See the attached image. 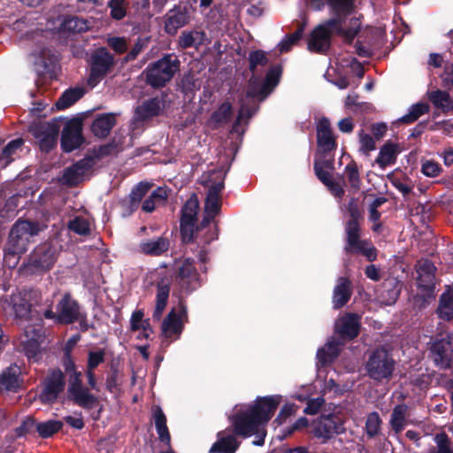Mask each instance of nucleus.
Here are the masks:
<instances>
[{"instance_id":"nucleus-1","label":"nucleus","mask_w":453,"mask_h":453,"mask_svg":"<svg viewBox=\"0 0 453 453\" xmlns=\"http://www.w3.org/2000/svg\"><path fill=\"white\" fill-rule=\"evenodd\" d=\"M326 4L332 16L313 29L308 41V50L317 53H325L330 48L333 34L351 44L361 29L357 17L350 18L344 27L349 16L355 12V0H326Z\"/></svg>"},{"instance_id":"nucleus-2","label":"nucleus","mask_w":453,"mask_h":453,"mask_svg":"<svg viewBox=\"0 0 453 453\" xmlns=\"http://www.w3.org/2000/svg\"><path fill=\"white\" fill-rule=\"evenodd\" d=\"M283 400L281 395L257 396L251 404L236 411L229 418V427L242 439L256 435L253 444L263 446L266 431L265 426L273 417Z\"/></svg>"},{"instance_id":"nucleus-3","label":"nucleus","mask_w":453,"mask_h":453,"mask_svg":"<svg viewBox=\"0 0 453 453\" xmlns=\"http://www.w3.org/2000/svg\"><path fill=\"white\" fill-rule=\"evenodd\" d=\"M349 219L344 223L345 246L348 255H361L369 262L377 259L378 250L369 239H362L361 222L364 219L357 199L352 197L347 204Z\"/></svg>"},{"instance_id":"nucleus-4","label":"nucleus","mask_w":453,"mask_h":453,"mask_svg":"<svg viewBox=\"0 0 453 453\" xmlns=\"http://www.w3.org/2000/svg\"><path fill=\"white\" fill-rule=\"evenodd\" d=\"M41 227L38 222L19 219L12 226L4 250V261L9 267H15L20 256L27 252L31 238L37 235Z\"/></svg>"},{"instance_id":"nucleus-5","label":"nucleus","mask_w":453,"mask_h":453,"mask_svg":"<svg viewBox=\"0 0 453 453\" xmlns=\"http://www.w3.org/2000/svg\"><path fill=\"white\" fill-rule=\"evenodd\" d=\"M180 62L177 56L165 54L158 60L149 64L143 71L145 82L154 89H159L171 81L180 70Z\"/></svg>"},{"instance_id":"nucleus-6","label":"nucleus","mask_w":453,"mask_h":453,"mask_svg":"<svg viewBox=\"0 0 453 453\" xmlns=\"http://www.w3.org/2000/svg\"><path fill=\"white\" fill-rule=\"evenodd\" d=\"M365 369L368 377L375 381L389 380L395 369V361L388 349L378 347L370 354Z\"/></svg>"},{"instance_id":"nucleus-7","label":"nucleus","mask_w":453,"mask_h":453,"mask_svg":"<svg viewBox=\"0 0 453 453\" xmlns=\"http://www.w3.org/2000/svg\"><path fill=\"white\" fill-rule=\"evenodd\" d=\"M436 266L431 260L426 259L416 265L417 287L419 293L414 296V303L420 308L426 307L435 298Z\"/></svg>"},{"instance_id":"nucleus-8","label":"nucleus","mask_w":453,"mask_h":453,"mask_svg":"<svg viewBox=\"0 0 453 453\" xmlns=\"http://www.w3.org/2000/svg\"><path fill=\"white\" fill-rule=\"evenodd\" d=\"M68 378L67 395L68 399L75 405L85 410H92L99 403V398L84 386L82 372L75 370L66 374Z\"/></svg>"},{"instance_id":"nucleus-9","label":"nucleus","mask_w":453,"mask_h":453,"mask_svg":"<svg viewBox=\"0 0 453 453\" xmlns=\"http://www.w3.org/2000/svg\"><path fill=\"white\" fill-rule=\"evenodd\" d=\"M173 279L181 292L189 295L202 286L200 274L191 257L175 262Z\"/></svg>"},{"instance_id":"nucleus-10","label":"nucleus","mask_w":453,"mask_h":453,"mask_svg":"<svg viewBox=\"0 0 453 453\" xmlns=\"http://www.w3.org/2000/svg\"><path fill=\"white\" fill-rule=\"evenodd\" d=\"M58 248L50 242L36 246L28 257L27 269L34 274H43L55 265L58 256Z\"/></svg>"},{"instance_id":"nucleus-11","label":"nucleus","mask_w":453,"mask_h":453,"mask_svg":"<svg viewBox=\"0 0 453 453\" xmlns=\"http://www.w3.org/2000/svg\"><path fill=\"white\" fill-rule=\"evenodd\" d=\"M80 311L81 305L78 301L67 292L58 302L56 311L49 308L43 312V316L47 319H52L57 325L67 326L78 321Z\"/></svg>"},{"instance_id":"nucleus-12","label":"nucleus","mask_w":453,"mask_h":453,"mask_svg":"<svg viewBox=\"0 0 453 453\" xmlns=\"http://www.w3.org/2000/svg\"><path fill=\"white\" fill-rule=\"evenodd\" d=\"M88 65V83L96 86L113 70L115 58L105 47H99L91 53Z\"/></svg>"},{"instance_id":"nucleus-13","label":"nucleus","mask_w":453,"mask_h":453,"mask_svg":"<svg viewBox=\"0 0 453 453\" xmlns=\"http://www.w3.org/2000/svg\"><path fill=\"white\" fill-rule=\"evenodd\" d=\"M199 201L196 194H192L180 209V232L181 242L185 244L195 242V225L197 223Z\"/></svg>"},{"instance_id":"nucleus-14","label":"nucleus","mask_w":453,"mask_h":453,"mask_svg":"<svg viewBox=\"0 0 453 453\" xmlns=\"http://www.w3.org/2000/svg\"><path fill=\"white\" fill-rule=\"evenodd\" d=\"M345 432V426L342 419L333 414L322 415L311 425L310 433L323 443L332 439L334 435Z\"/></svg>"},{"instance_id":"nucleus-15","label":"nucleus","mask_w":453,"mask_h":453,"mask_svg":"<svg viewBox=\"0 0 453 453\" xmlns=\"http://www.w3.org/2000/svg\"><path fill=\"white\" fill-rule=\"evenodd\" d=\"M29 133L36 140L40 150L49 153L57 146L59 126L54 122L34 123L29 127Z\"/></svg>"},{"instance_id":"nucleus-16","label":"nucleus","mask_w":453,"mask_h":453,"mask_svg":"<svg viewBox=\"0 0 453 453\" xmlns=\"http://www.w3.org/2000/svg\"><path fill=\"white\" fill-rule=\"evenodd\" d=\"M65 373L59 368L52 369L42 382V388L39 395L41 403L50 405L55 403L59 395L65 390Z\"/></svg>"},{"instance_id":"nucleus-17","label":"nucleus","mask_w":453,"mask_h":453,"mask_svg":"<svg viewBox=\"0 0 453 453\" xmlns=\"http://www.w3.org/2000/svg\"><path fill=\"white\" fill-rule=\"evenodd\" d=\"M81 119L73 118L66 121L61 134L60 146L64 152L70 153L85 142Z\"/></svg>"},{"instance_id":"nucleus-18","label":"nucleus","mask_w":453,"mask_h":453,"mask_svg":"<svg viewBox=\"0 0 453 453\" xmlns=\"http://www.w3.org/2000/svg\"><path fill=\"white\" fill-rule=\"evenodd\" d=\"M430 357L434 365L441 369L453 367L452 337H436L429 348Z\"/></svg>"},{"instance_id":"nucleus-19","label":"nucleus","mask_w":453,"mask_h":453,"mask_svg":"<svg viewBox=\"0 0 453 453\" xmlns=\"http://www.w3.org/2000/svg\"><path fill=\"white\" fill-rule=\"evenodd\" d=\"M183 319L188 320L186 302L180 298L177 309L173 308L162 322V332L165 337L180 335L183 330Z\"/></svg>"},{"instance_id":"nucleus-20","label":"nucleus","mask_w":453,"mask_h":453,"mask_svg":"<svg viewBox=\"0 0 453 453\" xmlns=\"http://www.w3.org/2000/svg\"><path fill=\"white\" fill-rule=\"evenodd\" d=\"M316 132L319 152L324 156H327L332 152H334L337 149V142L328 118L322 117L319 120L316 127Z\"/></svg>"},{"instance_id":"nucleus-21","label":"nucleus","mask_w":453,"mask_h":453,"mask_svg":"<svg viewBox=\"0 0 453 453\" xmlns=\"http://www.w3.org/2000/svg\"><path fill=\"white\" fill-rule=\"evenodd\" d=\"M281 74L282 67L280 65L272 66L266 73L265 81L259 88L250 84L246 91V97H259L260 100H264L279 84Z\"/></svg>"},{"instance_id":"nucleus-22","label":"nucleus","mask_w":453,"mask_h":453,"mask_svg":"<svg viewBox=\"0 0 453 453\" xmlns=\"http://www.w3.org/2000/svg\"><path fill=\"white\" fill-rule=\"evenodd\" d=\"M190 20L189 9L187 5H174L165 16V31L174 35L178 30Z\"/></svg>"},{"instance_id":"nucleus-23","label":"nucleus","mask_w":453,"mask_h":453,"mask_svg":"<svg viewBox=\"0 0 453 453\" xmlns=\"http://www.w3.org/2000/svg\"><path fill=\"white\" fill-rule=\"evenodd\" d=\"M219 222L215 217L203 212L202 220L195 225V240L199 239L204 245H209L219 238Z\"/></svg>"},{"instance_id":"nucleus-24","label":"nucleus","mask_w":453,"mask_h":453,"mask_svg":"<svg viewBox=\"0 0 453 453\" xmlns=\"http://www.w3.org/2000/svg\"><path fill=\"white\" fill-rule=\"evenodd\" d=\"M360 317L356 313H347L335 325V333L339 340L349 342L357 338L360 333Z\"/></svg>"},{"instance_id":"nucleus-25","label":"nucleus","mask_w":453,"mask_h":453,"mask_svg":"<svg viewBox=\"0 0 453 453\" xmlns=\"http://www.w3.org/2000/svg\"><path fill=\"white\" fill-rule=\"evenodd\" d=\"M238 435L228 426L217 434V441L211 445L209 453H235L242 441Z\"/></svg>"},{"instance_id":"nucleus-26","label":"nucleus","mask_w":453,"mask_h":453,"mask_svg":"<svg viewBox=\"0 0 453 453\" xmlns=\"http://www.w3.org/2000/svg\"><path fill=\"white\" fill-rule=\"evenodd\" d=\"M165 97L166 94L162 93L161 96H154L143 101L135 108L136 119L145 121L159 116L165 107Z\"/></svg>"},{"instance_id":"nucleus-27","label":"nucleus","mask_w":453,"mask_h":453,"mask_svg":"<svg viewBox=\"0 0 453 453\" xmlns=\"http://www.w3.org/2000/svg\"><path fill=\"white\" fill-rule=\"evenodd\" d=\"M23 378L20 367L12 365L0 373V392L17 393L22 388Z\"/></svg>"},{"instance_id":"nucleus-28","label":"nucleus","mask_w":453,"mask_h":453,"mask_svg":"<svg viewBox=\"0 0 453 453\" xmlns=\"http://www.w3.org/2000/svg\"><path fill=\"white\" fill-rule=\"evenodd\" d=\"M352 295L351 281L346 277H340L333 292V307L342 308L349 301Z\"/></svg>"},{"instance_id":"nucleus-29","label":"nucleus","mask_w":453,"mask_h":453,"mask_svg":"<svg viewBox=\"0 0 453 453\" xmlns=\"http://www.w3.org/2000/svg\"><path fill=\"white\" fill-rule=\"evenodd\" d=\"M169 248L170 241L165 236L142 241L139 245L140 251L150 257H160L168 251Z\"/></svg>"},{"instance_id":"nucleus-30","label":"nucleus","mask_w":453,"mask_h":453,"mask_svg":"<svg viewBox=\"0 0 453 453\" xmlns=\"http://www.w3.org/2000/svg\"><path fill=\"white\" fill-rule=\"evenodd\" d=\"M117 119L114 113H103L97 115L91 124V132L98 138H105L116 125Z\"/></svg>"},{"instance_id":"nucleus-31","label":"nucleus","mask_w":453,"mask_h":453,"mask_svg":"<svg viewBox=\"0 0 453 453\" xmlns=\"http://www.w3.org/2000/svg\"><path fill=\"white\" fill-rule=\"evenodd\" d=\"M409 406L405 403L396 404L391 412L389 426L395 434H400L408 425Z\"/></svg>"},{"instance_id":"nucleus-32","label":"nucleus","mask_w":453,"mask_h":453,"mask_svg":"<svg viewBox=\"0 0 453 453\" xmlns=\"http://www.w3.org/2000/svg\"><path fill=\"white\" fill-rule=\"evenodd\" d=\"M399 153V145L390 141L380 148L375 163L379 165L381 169H385L388 165H394L396 162L397 154Z\"/></svg>"},{"instance_id":"nucleus-33","label":"nucleus","mask_w":453,"mask_h":453,"mask_svg":"<svg viewBox=\"0 0 453 453\" xmlns=\"http://www.w3.org/2000/svg\"><path fill=\"white\" fill-rule=\"evenodd\" d=\"M170 284L161 280L157 284L156 306L152 314L155 320H159L167 305L170 295Z\"/></svg>"},{"instance_id":"nucleus-34","label":"nucleus","mask_w":453,"mask_h":453,"mask_svg":"<svg viewBox=\"0 0 453 453\" xmlns=\"http://www.w3.org/2000/svg\"><path fill=\"white\" fill-rule=\"evenodd\" d=\"M85 94L82 87H74L65 89L55 103L58 110H65L79 101Z\"/></svg>"},{"instance_id":"nucleus-35","label":"nucleus","mask_w":453,"mask_h":453,"mask_svg":"<svg viewBox=\"0 0 453 453\" xmlns=\"http://www.w3.org/2000/svg\"><path fill=\"white\" fill-rule=\"evenodd\" d=\"M153 418L159 441L170 447L171 435L166 425V417L159 406L153 411Z\"/></svg>"},{"instance_id":"nucleus-36","label":"nucleus","mask_w":453,"mask_h":453,"mask_svg":"<svg viewBox=\"0 0 453 453\" xmlns=\"http://www.w3.org/2000/svg\"><path fill=\"white\" fill-rule=\"evenodd\" d=\"M205 34L203 31H183L179 36L178 44L181 49L198 48L203 43Z\"/></svg>"},{"instance_id":"nucleus-37","label":"nucleus","mask_w":453,"mask_h":453,"mask_svg":"<svg viewBox=\"0 0 453 453\" xmlns=\"http://www.w3.org/2000/svg\"><path fill=\"white\" fill-rule=\"evenodd\" d=\"M88 20L74 15H67L61 23L62 30L69 33H82L89 29Z\"/></svg>"},{"instance_id":"nucleus-38","label":"nucleus","mask_w":453,"mask_h":453,"mask_svg":"<svg viewBox=\"0 0 453 453\" xmlns=\"http://www.w3.org/2000/svg\"><path fill=\"white\" fill-rule=\"evenodd\" d=\"M435 375V372H428V370H426L421 372L410 373L408 380L410 385L419 391H426L433 383Z\"/></svg>"},{"instance_id":"nucleus-39","label":"nucleus","mask_w":453,"mask_h":453,"mask_svg":"<svg viewBox=\"0 0 453 453\" xmlns=\"http://www.w3.org/2000/svg\"><path fill=\"white\" fill-rule=\"evenodd\" d=\"M428 98L435 108L441 110L443 112L453 110V101L447 91L434 90L428 94Z\"/></svg>"},{"instance_id":"nucleus-40","label":"nucleus","mask_w":453,"mask_h":453,"mask_svg":"<svg viewBox=\"0 0 453 453\" xmlns=\"http://www.w3.org/2000/svg\"><path fill=\"white\" fill-rule=\"evenodd\" d=\"M233 115V106L228 101L223 102L210 117V122L218 127L222 124L227 123Z\"/></svg>"},{"instance_id":"nucleus-41","label":"nucleus","mask_w":453,"mask_h":453,"mask_svg":"<svg viewBox=\"0 0 453 453\" xmlns=\"http://www.w3.org/2000/svg\"><path fill=\"white\" fill-rule=\"evenodd\" d=\"M63 426L64 423L61 420L50 419L37 423L35 429L41 438L48 439L58 433Z\"/></svg>"},{"instance_id":"nucleus-42","label":"nucleus","mask_w":453,"mask_h":453,"mask_svg":"<svg viewBox=\"0 0 453 453\" xmlns=\"http://www.w3.org/2000/svg\"><path fill=\"white\" fill-rule=\"evenodd\" d=\"M428 111L429 105L426 103H417L412 104L409 109V112L401 117L398 121L403 124H411Z\"/></svg>"},{"instance_id":"nucleus-43","label":"nucleus","mask_w":453,"mask_h":453,"mask_svg":"<svg viewBox=\"0 0 453 453\" xmlns=\"http://www.w3.org/2000/svg\"><path fill=\"white\" fill-rule=\"evenodd\" d=\"M226 173L222 170L214 171L211 175V185L207 190V194L211 196L220 197V193L225 188V177Z\"/></svg>"},{"instance_id":"nucleus-44","label":"nucleus","mask_w":453,"mask_h":453,"mask_svg":"<svg viewBox=\"0 0 453 453\" xmlns=\"http://www.w3.org/2000/svg\"><path fill=\"white\" fill-rule=\"evenodd\" d=\"M13 311L19 319H28L31 313V303L26 298L19 296L12 298Z\"/></svg>"},{"instance_id":"nucleus-45","label":"nucleus","mask_w":453,"mask_h":453,"mask_svg":"<svg viewBox=\"0 0 453 453\" xmlns=\"http://www.w3.org/2000/svg\"><path fill=\"white\" fill-rule=\"evenodd\" d=\"M382 420L377 411L368 414L365 420V432L369 438H374L380 433Z\"/></svg>"},{"instance_id":"nucleus-46","label":"nucleus","mask_w":453,"mask_h":453,"mask_svg":"<svg viewBox=\"0 0 453 453\" xmlns=\"http://www.w3.org/2000/svg\"><path fill=\"white\" fill-rule=\"evenodd\" d=\"M24 141L22 138H17L10 141L2 150L0 153V160H4V165H8L12 161V156L17 152L19 149L22 147Z\"/></svg>"},{"instance_id":"nucleus-47","label":"nucleus","mask_w":453,"mask_h":453,"mask_svg":"<svg viewBox=\"0 0 453 453\" xmlns=\"http://www.w3.org/2000/svg\"><path fill=\"white\" fill-rule=\"evenodd\" d=\"M166 197V191L162 188H157L143 201L142 210L145 212H152L155 210L156 201H163Z\"/></svg>"},{"instance_id":"nucleus-48","label":"nucleus","mask_w":453,"mask_h":453,"mask_svg":"<svg viewBox=\"0 0 453 453\" xmlns=\"http://www.w3.org/2000/svg\"><path fill=\"white\" fill-rule=\"evenodd\" d=\"M112 19L121 20L127 15L128 2L127 0H110L107 4Z\"/></svg>"},{"instance_id":"nucleus-49","label":"nucleus","mask_w":453,"mask_h":453,"mask_svg":"<svg viewBox=\"0 0 453 453\" xmlns=\"http://www.w3.org/2000/svg\"><path fill=\"white\" fill-rule=\"evenodd\" d=\"M269 63L265 52L263 50H252L249 55V69L255 73L257 67L265 66Z\"/></svg>"},{"instance_id":"nucleus-50","label":"nucleus","mask_w":453,"mask_h":453,"mask_svg":"<svg viewBox=\"0 0 453 453\" xmlns=\"http://www.w3.org/2000/svg\"><path fill=\"white\" fill-rule=\"evenodd\" d=\"M67 226L71 231L80 235H88L91 232L88 221L81 216H76L70 220Z\"/></svg>"},{"instance_id":"nucleus-51","label":"nucleus","mask_w":453,"mask_h":453,"mask_svg":"<svg viewBox=\"0 0 453 453\" xmlns=\"http://www.w3.org/2000/svg\"><path fill=\"white\" fill-rule=\"evenodd\" d=\"M345 173L350 187L355 190H358L361 187V179L355 161H351L345 166Z\"/></svg>"},{"instance_id":"nucleus-52","label":"nucleus","mask_w":453,"mask_h":453,"mask_svg":"<svg viewBox=\"0 0 453 453\" xmlns=\"http://www.w3.org/2000/svg\"><path fill=\"white\" fill-rule=\"evenodd\" d=\"M150 42V38H141L139 37L136 42H134L132 49L127 52V54L124 57L123 62L128 63L131 61H134L137 58L139 54L148 47V44Z\"/></svg>"},{"instance_id":"nucleus-53","label":"nucleus","mask_w":453,"mask_h":453,"mask_svg":"<svg viewBox=\"0 0 453 453\" xmlns=\"http://www.w3.org/2000/svg\"><path fill=\"white\" fill-rule=\"evenodd\" d=\"M298 407L294 403H286L280 408V411L274 419V423L280 426L286 422V420L296 414Z\"/></svg>"},{"instance_id":"nucleus-54","label":"nucleus","mask_w":453,"mask_h":453,"mask_svg":"<svg viewBox=\"0 0 453 453\" xmlns=\"http://www.w3.org/2000/svg\"><path fill=\"white\" fill-rule=\"evenodd\" d=\"M221 201L220 197L206 195L204 201V213L217 217L220 213Z\"/></svg>"},{"instance_id":"nucleus-55","label":"nucleus","mask_w":453,"mask_h":453,"mask_svg":"<svg viewBox=\"0 0 453 453\" xmlns=\"http://www.w3.org/2000/svg\"><path fill=\"white\" fill-rule=\"evenodd\" d=\"M151 185L147 182H139L136 186H134L129 196L128 199L134 201L138 203H141L142 198L149 192Z\"/></svg>"},{"instance_id":"nucleus-56","label":"nucleus","mask_w":453,"mask_h":453,"mask_svg":"<svg viewBox=\"0 0 453 453\" xmlns=\"http://www.w3.org/2000/svg\"><path fill=\"white\" fill-rule=\"evenodd\" d=\"M105 351L101 349L97 351H88L86 369L95 370L99 365L104 362Z\"/></svg>"},{"instance_id":"nucleus-57","label":"nucleus","mask_w":453,"mask_h":453,"mask_svg":"<svg viewBox=\"0 0 453 453\" xmlns=\"http://www.w3.org/2000/svg\"><path fill=\"white\" fill-rule=\"evenodd\" d=\"M421 172L427 177H437L442 172L441 165L434 160H426L422 163Z\"/></svg>"},{"instance_id":"nucleus-58","label":"nucleus","mask_w":453,"mask_h":453,"mask_svg":"<svg viewBox=\"0 0 453 453\" xmlns=\"http://www.w3.org/2000/svg\"><path fill=\"white\" fill-rule=\"evenodd\" d=\"M83 175L77 170L73 164L64 171L63 179L65 182L69 186H73L79 183Z\"/></svg>"},{"instance_id":"nucleus-59","label":"nucleus","mask_w":453,"mask_h":453,"mask_svg":"<svg viewBox=\"0 0 453 453\" xmlns=\"http://www.w3.org/2000/svg\"><path fill=\"white\" fill-rule=\"evenodd\" d=\"M360 151L368 155L376 149L374 138L368 134H360Z\"/></svg>"},{"instance_id":"nucleus-60","label":"nucleus","mask_w":453,"mask_h":453,"mask_svg":"<svg viewBox=\"0 0 453 453\" xmlns=\"http://www.w3.org/2000/svg\"><path fill=\"white\" fill-rule=\"evenodd\" d=\"M35 426V419L32 417H28L22 421L19 426L15 428V434L18 438L24 437L29 434Z\"/></svg>"},{"instance_id":"nucleus-61","label":"nucleus","mask_w":453,"mask_h":453,"mask_svg":"<svg viewBox=\"0 0 453 453\" xmlns=\"http://www.w3.org/2000/svg\"><path fill=\"white\" fill-rule=\"evenodd\" d=\"M436 453H453L449 438L446 434L436 435Z\"/></svg>"},{"instance_id":"nucleus-62","label":"nucleus","mask_w":453,"mask_h":453,"mask_svg":"<svg viewBox=\"0 0 453 453\" xmlns=\"http://www.w3.org/2000/svg\"><path fill=\"white\" fill-rule=\"evenodd\" d=\"M107 43L118 54L125 53L127 50V42L124 37H111Z\"/></svg>"},{"instance_id":"nucleus-63","label":"nucleus","mask_w":453,"mask_h":453,"mask_svg":"<svg viewBox=\"0 0 453 453\" xmlns=\"http://www.w3.org/2000/svg\"><path fill=\"white\" fill-rule=\"evenodd\" d=\"M308 425H309L308 418H305V417H301V418H297L295 421V423H293L290 426H288L284 430V435L285 436H289L293 433H295L296 431H300L303 428L307 427Z\"/></svg>"},{"instance_id":"nucleus-64","label":"nucleus","mask_w":453,"mask_h":453,"mask_svg":"<svg viewBox=\"0 0 453 453\" xmlns=\"http://www.w3.org/2000/svg\"><path fill=\"white\" fill-rule=\"evenodd\" d=\"M23 349L28 358L35 357L40 351V344L36 340L31 339L23 343Z\"/></svg>"}]
</instances>
